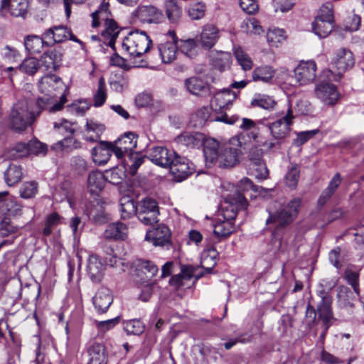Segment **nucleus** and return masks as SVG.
Wrapping results in <instances>:
<instances>
[{
	"instance_id": "13",
	"label": "nucleus",
	"mask_w": 364,
	"mask_h": 364,
	"mask_svg": "<svg viewBox=\"0 0 364 364\" xmlns=\"http://www.w3.org/2000/svg\"><path fill=\"white\" fill-rule=\"evenodd\" d=\"M136 139L134 133L127 132L112 143L114 154L117 158L121 159L125 154L133 151L136 147Z\"/></svg>"
},
{
	"instance_id": "64",
	"label": "nucleus",
	"mask_w": 364,
	"mask_h": 364,
	"mask_svg": "<svg viewBox=\"0 0 364 364\" xmlns=\"http://www.w3.org/2000/svg\"><path fill=\"white\" fill-rule=\"evenodd\" d=\"M294 4V0H273V6L275 11H288L292 8Z\"/></svg>"
},
{
	"instance_id": "29",
	"label": "nucleus",
	"mask_w": 364,
	"mask_h": 364,
	"mask_svg": "<svg viewBox=\"0 0 364 364\" xmlns=\"http://www.w3.org/2000/svg\"><path fill=\"white\" fill-rule=\"evenodd\" d=\"M61 61L60 54L56 51H49L41 57L40 62V69L45 71H55L60 65Z\"/></svg>"
},
{
	"instance_id": "10",
	"label": "nucleus",
	"mask_w": 364,
	"mask_h": 364,
	"mask_svg": "<svg viewBox=\"0 0 364 364\" xmlns=\"http://www.w3.org/2000/svg\"><path fill=\"white\" fill-rule=\"evenodd\" d=\"M331 63L338 70L339 78H341L343 73L353 67L355 64L354 55L351 50L348 48H338L334 53Z\"/></svg>"
},
{
	"instance_id": "28",
	"label": "nucleus",
	"mask_w": 364,
	"mask_h": 364,
	"mask_svg": "<svg viewBox=\"0 0 364 364\" xmlns=\"http://www.w3.org/2000/svg\"><path fill=\"white\" fill-rule=\"evenodd\" d=\"M87 272L94 282H100L104 275L105 266L97 255H90L88 259Z\"/></svg>"
},
{
	"instance_id": "23",
	"label": "nucleus",
	"mask_w": 364,
	"mask_h": 364,
	"mask_svg": "<svg viewBox=\"0 0 364 364\" xmlns=\"http://www.w3.org/2000/svg\"><path fill=\"white\" fill-rule=\"evenodd\" d=\"M176 143L181 146L186 148H196L204 143L203 135L198 132H183L175 139Z\"/></svg>"
},
{
	"instance_id": "58",
	"label": "nucleus",
	"mask_w": 364,
	"mask_h": 364,
	"mask_svg": "<svg viewBox=\"0 0 364 364\" xmlns=\"http://www.w3.org/2000/svg\"><path fill=\"white\" fill-rule=\"evenodd\" d=\"M250 166L257 178L263 180L268 177L269 171L264 161Z\"/></svg>"
},
{
	"instance_id": "16",
	"label": "nucleus",
	"mask_w": 364,
	"mask_h": 364,
	"mask_svg": "<svg viewBox=\"0 0 364 364\" xmlns=\"http://www.w3.org/2000/svg\"><path fill=\"white\" fill-rule=\"evenodd\" d=\"M315 93L321 101L328 105H334L338 98L336 87L328 82L317 85L315 87Z\"/></svg>"
},
{
	"instance_id": "38",
	"label": "nucleus",
	"mask_w": 364,
	"mask_h": 364,
	"mask_svg": "<svg viewBox=\"0 0 364 364\" xmlns=\"http://www.w3.org/2000/svg\"><path fill=\"white\" fill-rule=\"evenodd\" d=\"M274 73V70L271 66H260L256 68L252 72V79L254 81L269 82L273 78Z\"/></svg>"
},
{
	"instance_id": "57",
	"label": "nucleus",
	"mask_w": 364,
	"mask_h": 364,
	"mask_svg": "<svg viewBox=\"0 0 364 364\" xmlns=\"http://www.w3.org/2000/svg\"><path fill=\"white\" fill-rule=\"evenodd\" d=\"M316 18H320V20H328V21L333 22L332 4L330 3L323 4L320 8L318 16Z\"/></svg>"
},
{
	"instance_id": "35",
	"label": "nucleus",
	"mask_w": 364,
	"mask_h": 364,
	"mask_svg": "<svg viewBox=\"0 0 364 364\" xmlns=\"http://www.w3.org/2000/svg\"><path fill=\"white\" fill-rule=\"evenodd\" d=\"M119 206L122 219H128L134 214H137L138 205H136L134 200L129 196H124L120 199Z\"/></svg>"
},
{
	"instance_id": "49",
	"label": "nucleus",
	"mask_w": 364,
	"mask_h": 364,
	"mask_svg": "<svg viewBox=\"0 0 364 364\" xmlns=\"http://www.w3.org/2000/svg\"><path fill=\"white\" fill-rule=\"evenodd\" d=\"M234 54L237 63L244 70L252 69L253 65L252 60L241 48H235Z\"/></svg>"
},
{
	"instance_id": "20",
	"label": "nucleus",
	"mask_w": 364,
	"mask_h": 364,
	"mask_svg": "<svg viewBox=\"0 0 364 364\" xmlns=\"http://www.w3.org/2000/svg\"><path fill=\"white\" fill-rule=\"evenodd\" d=\"M220 38V30L214 24H206L203 27L200 42L201 46L207 50L212 48Z\"/></svg>"
},
{
	"instance_id": "63",
	"label": "nucleus",
	"mask_w": 364,
	"mask_h": 364,
	"mask_svg": "<svg viewBox=\"0 0 364 364\" xmlns=\"http://www.w3.org/2000/svg\"><path fill=\"white\" fill-rule=\"evenodd\" d=\"M140 267L145 270V273L148 274L147 277H154L159 272L158 267L149 260H142Z\"/></svg>"
},
{
	"instance_id": "40",
	"label": "nucleus",
	"mask_w": 364,
	"mask_h": 364,
	"mask_svg": "<svg viewBox=\"0 0 364 364\" xmlns=\"http://www.w3.org/2000/svg\"><path fill=\"white\" fill-rule=\"evenodd\" d=\"M46 44V40L37 36H28L24 41V47L31 54L38 53Z\"/></svg>"
},
{
	"instance_id": "52",
	"label": "nucleus",
	"mask_w": 364,
	"mask_h": 364,
	"mask_svg": "<svg viewBox=\"0 0 364 364\" xmlns=\"http://www.w3.org/2000/svg\"><path fill=\"white\" fill-rule=\"evenodd\" d=\"M124 329L127 334L139 335L143 333L144 326L139 319H132L124 323Z\"/></svg>"
},
{
	"instance_id": "12",
	"label": "nucleus",
	"mask_w": 364,
	"mask_h": 364,
	"mask_svg": "<svg viewBox=\"0 0 364 364\" xmlns=\"http://www.w3.org/2000/svg\"><path fill=\"white\" fill-rule=\"evenodd\" d=\"M176 153L164 146H154L148 151V158L161 167H170Z\"/></svg>"
},
{
	"instance_id": "62",
	"label": "nucleus",
	"mask_w": 364,
	"mask_h": 364,
	"mask_svg": "<svg viewBox=\"0 0 364 364\" xmlns=\"http://www.w3.org/2000/svg\"><path fill=\"white\" fill-rule=\"evenodd\" d=\"M16 228L13 225L8 218H4L0 223V235L2 237L9 236L10 234L14 233Z\"/></svg>"
},
{
	"instance_id": "4",
	"label": "nucleus",
	"mask_w": 364,
	"mask_h": 364,
	"mask_svg": "<svg viewBox=\"0 0 364 364\" xmlns=\"http://www.w3.org/2000/svg\"><path fill=\"white\" fill-rule=\"evenodd\" d=\"M336 283L334 282H328L327 280H322L320 283L321 289L317 291V311L318 320L323 322L324 330L321 334V337L323 338L331 325V321L334 319L332 311V297L328 291L324 289L323 287H329V288L334 287Z\"/></svg>"
},
{
	"instance_id": "48",
	"label": "nucleus",
	"mask_w": 364,
	"mask_h": 364,
	"mask_svg": "<svg viewBox=\"0 0 364 364\" xmlns=\"http://www.w3.org/2000/svg\"><path fill=\"white\" fill-rule=\"evenodd\" d=\"M109 3L108 1H103L101 4L100 8L92 14V26L94 28L97 27L100 21L108 18L109 16V12H108Z\"/></svg>"
},
{
	"instance_id": "1",
	"label": "nucleus",
	"mask_w": 364,
	"mask_h": 364,
	"mask_svg": "<svg viewBox=\"0 0 364 364\" xmlns=\"http://www.w3.org/2000/svg\"><path fill=\"white\" fill-rule=\"evenodd\" d=\"M242 142L239 137L232 138L228 143L220 145L213 139H208L204 142L203 153L207 163L218 164L219 167L231 168L239 162Z\"/></svg>"
},
{
	"instance_id": "34",
	"label": "nucleus",
	"mask_w": 364,
	"mask_h": 364,
	"mask_svg": "<svg viewBox=\"0 0 364 364\" xmlns=\"http://www.w3.org/2000/svg\"><path fill=\"white\" fill-rule=\"evenodd\" d=\"M103 21H105V30L102 32V35L105 38L109 40V45L113 47L119 33V26L113 19L108 18Z\"/></svg>"
},
{
	"instance_id": "19",
	"label": "nucleus",
	"mask_w": 364,
	"mask_h": 364,
	"mask_svg": "<svg viewBox=\"0 0 364 364\" xmlns=\"http://www.w3.org/2000/svg\"><path fill=\"white\" fill-rule=\"evenodd\" d=\"M93 161L102 166L107 163L112 154H114L112 143L101 141L100 144L92 149L91 151Z\"/></svg>"
},
{
	"instance_id": "22",
	"label": "nucleus",
	"mask_w": 364,
	"mask_h": 364,
	"mask_svg": "<svg viewBox=\"0 0 364 364\" xmlns=\"http://www.w3.org/2000/svg\"><path fill=\"white\" fill-rule=\"evenodd\" d=\"M168 34L172 38V41L161 43L159 46V53L164 63H169L174 60L178 50L175 32L170 31Z\"/></svg>"
},
{
	"instance_id": "39",
	"label": "nucleus",
	"mask_w": 364,
	"mask_h": 364,
	"mask_svg": "<svg viewBox=\"0 0 364 364\" xmlns=\"http://www.w3.org/2000/svg\"><path fill=\"white\" fill-rule=\"evenodd\" d=\"M11 129L21 132L23 129V106L21 104H16L10 114Z\"/></svg>"
},
{
	"instance_id": "33",
	"label": "nucleus",
	"mask_w": 364,
	"mask_h": 364,
	"mask_svg": "<svg viewBox=\"0 0 364 364\" xmlns=\"http://www.w3.org/2000/svg\"><path fill=\"white\" fill-rule=\"evenodd\" d=\"M127 226L120 222L107 225L105 230V237L108 239L124 240L127 235Z\"/></svg>"
},
{
	"instance_id": "27",
	"label": "nucleus",
	"mask_w": 364,
	"mask_h": 364,
	"mask_svg": "<svg viewBox=\"0 0 364 364\" xmlns=\"http://www.w3.org/2000/svg\"><path fill=\"white\" fill-rule=\"evenodd\" d=\"M164 9L170 23H177L179 22L183 14V9L178 0H164Z\"/></svg>"
},
{
	"instance_id": "54",
	"label": "nucleus",
	"mask_w": 364,
	"mask_h": 364,
	"mask_svg": "<svg viewBox=\"0 0 364 364\" xmlns=\"http://www.w3.org/2000/svg\"><path fill=\"white\" fill-rule=\"evenodd\" d=\"M109 85L112 91L121 93L128 87V79L124 75L116 76L110 79Z\"/></svg>"
},
{
	"instance_id": "26",
	"label": "nucleus",
	"mask_w": 364,
	"mask_h": 364,
	"mask_svg": "<svg viewBox=\"0 0 364 364\" xmlns=\"http://www.w3.org/2000/svg\"><path fill=\"white\" fill-rule=\"evenodd\" d=\"M237 93L232 91L230 89H224L223 90L217 92L213 100H211L212 107H215V109L228 108L229 105H232V102L236 99Z\"/></svg>"
},
{
	"instance_id": "59",
	"label": "nucleus",
	"mask_w": 364,
	"mask_h": 364,
	"mask_svg": "<svg viewBox=\"0 0 364 364\" xmlns=\"http://www.w3.org/2000/svg\"><path fill=\"white\" fill-rule=\"evenodd\" d=\"M40 69V62L33 57L24 59V72L28 75H33Z\"/></svg>"
},
{
	"instance_id": "30",
	"label": "nucleus",
	"mask_w": 364,
	"mask_h": 364,
	"mask_svg": "<svg viewBox=\"0 0 364 364\" xmlns=\"http://www.w3.org/2000/svg\"><path fill=\"white\" fill-rule=\"evenodd\" d=\"M106 180L104 174L99 171H92L87 178V188L92 194H98L105 187Z\"/></svg>"
},
{
	"instance_id": "41",
	"label": "nucleus",
	"mask_w": 364,
	"mask_h": 364,
	"mask_svg": "<svg viewBox=\"0 0 364 364\" xmlns=\"http://www.w3.org/2000/svg\"><path fill=\"white\" fill-rule=\"evenodd\" d=\"M235 230L233 223L225 220H220L214 225V235L218 237L230 236Z\"/></svg>"
},
{
	"instance_id": "14",
	"label": "nucleus",
	"mask_w": 364,
	"mask_h": 364,
	"mask_svg": "<svg viewBox=\"0 0 364 364\" xmlns=\"http://www.w3.org/2000/svg\"><path fill=\"white\" fill-rule=\"evenodd\" d=\"M135 16L143 23H158L163 18L161 11L153 5L139 6Z\"/></svg>"
},
{
	"instance_id": "32",
	"label": "nucleus",
	"mask_w": 364,
	"mask_h": 364,
	"mask_svg": "<svg viewBox=\"0 0 364 364\" xmlns=\"http://www.w3.org/2000/svg\"><path fill=\"white\" fill-rule=\"evenodd\" d=\"M359 291L355 292L353 289L345 286H341L338 289V301L340 305L345 307L353 306V301L356 299V296H358Z\"/></svg>"
},
{
	"instance_id": "42",
	"label": "nucleus",
	"mask_w": 364,
	"mask_h": 364,
	"mask_svg": "<svg viewBox=\"0 0 364 364\" xmlns=\"http://www.w3.org/2000/svg\"><path fill=\"white\" fill-rule=\"evenodd\" d=\"M284 31L279 28L269 29L267 33V41L271 47H279L286 39Z\"/></svg>"
},
{
	"instance_id": "6",
	"label": "nucleus",
	"mask_w": 364,
	"mask_h": 364,
	"mask_svg": "<svg viewBox=\"0 0 364 364\" xmlns=\"http://www.w3.org/2000/svg\"><path fill=\"white\" fill-rule=\"evenodd\" d=\"M159 215V206L155 200L146 198L138 203L136 216L139 220L144 225H152L158 223Z\"/></svg>"
},
{
	"instance_id": "8",
	"label": "nucleus",
	"mask_w": 364,
	"mask_h": 364,
	"mask_svg": "<svg viewBox=\"0 0 364 364\" xmlns=\"http://www.w3.org/2000/svg\"><path fill=\"white\" fill-rule=\"evenodd\" d=\"M169 168L177 181H182L186 179L195 171L194 164L187 158L181 157L177 154Z\"/></svg>"
},
{
	"instance_id": "36",
	"label": "nucleus",
	"mask_w": 364,
	"mask_h": 364,
	"mask_svg": "<svg viewBox=\"0 0 364 364\" xmlns=\"http://www.w3.org/2000/svg\"><path fill=\"white\" fill-rule=\"evenodd\" d=\"M333 28V22L328 20H320L315 18L312 24L314 33L319 38H325L331 33Z\"/></svg>"
},
{
	"instance_id": "55",
	"label": "nucleus",
	"mask_w": 364,
	"mask_h": 364,
	"mask_svg": "<svg viewBox=\"0 0 364 364\" xmlns=\"http://www.w3.org/2000/svg\"><path fill=\"white\" fill-rule=\"evenodd\" d=\"M318 132V129L301 132L296 134V138L294 141V144L300 146L314 136Z\"/></svg>"
},
{
	"instance_id": "60",
	"label": "nucleus",
	"mask_w": 364,
	"mask_h": 364,
	"mask_svg": "<svg viewBox=\"0 0 364 364\" xmlns=\"http://www.w3.org/2000/svg\"><path fill=\"white\" fill-rule=\"evenodd\" d=\"M38 184L36 181H31L24 183V199L32 198L38 193Z\"/></svg>"
},
{
	"instance_id": "15",
	"label": "nucleus",
	"mask_w": 364,
	"mask_h": 364,
	"mask_svg": "<svg viewBox=\"0 0 364 364\" xmlns=\"http://www.w3.org/2000/svg\"><path fill=\"white\" fill-rule=\"evenodd\" d=\"M171 231L164 225H158L156 228L146 232V240L151 241L155 246H164L170 242Z\"/></svg>"
},
{
	"instance_id": "50",
	"label": "nucleus",
	"mask_w": 364,
	"mask_h": 364,
	"mask_svg": "<svg viewBox=\"0 0 364 364\" xmlns=\"http://www.w3.org/2000/svg\"><path fill=\"white\" fill-rule=\"evenodd\" d=\"M23 0H2V9L9 8L12 16L18 17L23 15Z\"/></svg>"
},
{
	"instance_id": "2",
	"label": "nucleus",
	"mask_w": 364,
	"mask_h": 364,
	"mask_svg": "<svg viewBox=\"0 0 364 364\" xmlns=\"http://www.w3.org/2000/svg\"><path fill=\"white\" fill-rule=\"evenodd\" d=\"M39 90L42 93L45 94L44 97H39L36 101L37 109L30 112V117L28 121H24V128L26 126H31L36 118L39 115L42 109H49L50 112L60 110L63 105L66 102V95L63 94L60 97V102L55 103L50 107V101L54 97H56V92L65 91V86L61 79L54 75H48L43 77L39 82Z\"/></svg>"
},
{
	"instance_id": "56",
	"label": "nucleus",
	"mask_w": 364,
	"mask_h": 364,
	"mask_svg": "<svg viewBox=\"0 0 364 364\" xmlns=\"http://www.w3.org/2000/svg\"><path fill=\"white\" fill-rule=\"evenodd\" d=\"M250 190L257 191V189L252 184V181L247 178H244L240 181L238 183V189L232 195L236 196L237 193H240L245 198V194Z\"/></svg>"
},
{
	"instance_id": "11",
	"label": "nucleus",
	"mask_w": 364,
	"mask_h": 364,
	"mask_svg": "<svg viewBox=\"0 0 364 364\" xmlns=\"http://www.w3.org/2000/svg\"><path fill=\"white\" fill-rule=\"evenodd\" d=\"M316 65L314 61L301 62L294 69L296 82L300 85L313 82L316 78Z\"/></svg>"
},
{
	"instance_id": "18",
	"label": "nucleus",
	"mask_w": 364,
	"mask_h": 364,
	"mask_svg": "<svg viewBox=\"0 0 364 364\" xmlns=\"http://www.w3.org/2000/svg\"><path fill=\"white\" fill-rule=\"evenodd\" d=\"M106 253L105 259L110 267L122 272L125 271V269L129 267V264L124 257L125 253L122 254V250L119 247H117L115 249L108 247Z\"/></svg>"
},
{
	"instance_id": "3",
	"label": "nucleus",
	"mask_w": 364,
	"mask_h": 364,
	"mask_svg": "<svg viewBox=\"0 0 364 364\" xmlns=\"http://www.w3.org/2000/svg\"><path fill=\"white\" fill-rule=\"evenodd\" d=\"M301 205V199L294 198L276 211H269L266 225L272 226L275 233L287 228L297 218Z\"/></svg>"
},
{
	"instance_id": "61",
	"label": "nucleus",
	"mask_w": 364,
	"mask_h": 364,
	"mask_svg": "<svg viewBox=\"0 0 364 364\" xmlns=\"http://www.w3.org/2000/svg\"><path fill=\"white\" fill-rule=\"evenodd\" d=\"M240 6L248 14H255L259 8L257 0H240Z\"/></svg>"
},
{
	"instance_id": "51",
	"label": "nucleus",
	"mask_w": 364,
	"mask_h": 364,
	"mask_svg": "<svg viewBox=\"0 0 364 364\" xmlns=\"http://www.w3.org/2000/svg\"><path fill=\"white\" fill-rule=\"evenodd\" d=\"M206 6L202 1L192 4L188 9V16L193 20H199L205 16Z\"/></svg>"
},
{
	"instance_id": "9",
	"label": "nucleus",
	"mask_w": 364,
	"mask_h": 364,
	"mask_svg": "<svg viewBox=\"0 0 364 364\" xmlns=\"http://www.w3.org/2000/svg\"><path fill=\"white\" fill-rule=\"evenodd\" d=\"M294 118L292 110L289 107L287 112L282 118L268 124L267 127L272 136L277 140L285 138L289 132L290 126Z\"/></svg>"
},
{
	"instance_id": "31",
	"label": "nucleus",
	"mask_w": 364,
	"mask_h": 364,
	"mask_svg": "<svg viewBox=\"0 0 364 364\" xmlns=\"http://www.w3.org/2000/svg\"><path fill=\"white\" fill-rule=\"evenodd\" d=\"M87 353L89 361L87 364H105L106 353L105 346L101 343H94L91 345Z\"/></svg>"
},
{
	"instance_id": "46",
	"label": "nucleus",
	"mask_w": 364,
	"mask_h": 364,
	"mask_svg": "<svg viewBox=\"0 0 364 364\" xmlns=\"http://www.w3.org/2000/svg\"><path fill=\"white\" fill-rule=\"evenodd\" d=\"M178 49L188 58H193L197 53V45L194 39L181 40Z\"/></svg>"
},
{
	"instance_id": "17",
	"label": "nucleus",
	"mask_w": 364,
	"mask_h": 364,
	"mask_svg": "<svg viewBox=\"0 0 364 364\" xmlns=\"http://www.w3.org/2000/svg\"><path fill=\"white\" fill-rule=\"evenodd\" d=\"M241 121L242 122L240 124V128L249 132L247 134L248 136L252 139L255 143L267 146L268 149H272L275 146V143L274 142L268 143L267 141H262L260 140L259 130L257 124H262V120H259L256 122L251 119L242 118Z\"/></svg>"
},
{
	"instance_id": "25",
	"label": "nucleus",
	"mask_w": 364,
	"mask_h": 364,
	"mask_svg": "<svg viewBox=\"0 0 364 364\" xmlns=\"http://www.w3.org/2000/svg\"><path fill=\"white\" fill-rule=\"evenodd\" d=\"M185 86L188 92L197 96H205L210 93L208 84L200 78L191 77L186 80Z\"/></svg>"
},
{
	"instance_id": "7",
	"label": "nucleus",
	"mask_w": 364,
	"mask_h": 364,
	"mask_svg": "<svg viewBox=\"0 0 364 364\" xmlns=\"http://www.w3.org/2000/svg\"><path fill=\"white\" fill-rule=\"evenodd\" d=\"M228 204L223 208V218L226 221H231L236 218L238 210H245L247 209L248 203L240 193L235 195H228L225 199Z\"/></svg>"
},
{
	"instance_id": "47",
	"label": "nucleus",
	"mask_w": 364,
	"mask_h": 364,
	"mask_svg": "<svg viewBox=\"0 0 364 364\" xmlns=\"http://www.w3.org/2000/svg\"><path fill=\"white\" fill-rule=\"evenodd\" d=\"M300 175V168L297 164H291L285 175L286 185L290 188H295L297 186Z\"/></svg>"
},
{
	"instance_id": "43",
	"label": "nucleus",
	"mask_w": 364,
	"mask_h": 364,
	"mask_svg": "<svg viewBox=\"0 0 364 364\" xmlns=\"http://www.w3.org/2000/svg\"><path fill=\"white\" fill-rule=\"evenodd\" d=\"M210 117V110L208 107L200 108L191 117V123L194 127H203Z\"/></svg>"
},
{
	"instance_id": "45",
	"label": "nucleus",
	"mask_w": 364,
	"mask_h": 364,
	"mask_svg": "<svg viewBox=\"0 0 364 364\" xmlns=\"http://www.w3.org/2000/svg\"><path fill=\"white\" fill-rule=\"evenodd\" d=\"M251 105L264 109H271L276 105V102L270 96L258 94L256 95L251 102Z\"/></svg>"
},
{
	"instance_id": "53",
	"label": "nucleus",
	"mask_w": 364,
	"mask_h": 364,
	"mask_svg": "<svg viewBox=\"0 0 364 364\" xmlns=\"http://www.w3.org/2000/svg\"><path fill=\"white\" fill-rule=\"evenodd\" d=\"M46 153V148L39 141L31 140L28 144H24V156L26 155H38Z\"/></svg>"
},
{
	"instance_id": "21",
	"label": "nucleus",
	"mask_w": 364,
	"mask_h": 364,
	"mask_svg": "<svg viewBox=\"0 0 364 364\" xmlns=\"http://www.w3.org/2000/svg\"><path fill=\"white\" fill-rule=\"evenodd\" d=\"M70 30L64 26H57L48 28L43 33L46 45L52 46L62 43L68 38Z\"/></svg>"
},
{
	"instance_id": "44",
	"label": "nucleus",
	"mask_w": 364,
	"mask_h": 364,
	"mask_svg": "<svg viewBox=\"0 0 364 364\" xmlns=\"http://www.w3.org/2000/svg\"><path fill=\"white\" fill-rule=\"evenodd\" d=\"M107 99V88L105 80L101 77L98 80L97 89L94 94V106L96 107H101L105 102Z\"/></svg>"
},
{
	"instance_id": "5",
	"label": "nucleus",
	"mask_w": 364,
	"mask_h": 364,
	"mask_svg": "<svg viewBox=\"0 0 364 364\" xmlns=\"http://www.w3.org/2000/svg\"><path fill=\"white\" fill-rule=\"evenodd\" d=\"M152 42L145 31H131L122 43V49L130 57L136 58L146 53Z\"/></svg>"
},
{
	"instance_id": "24",
	"label": "nucleus",
	"mask_w": 364,
	"mask_h": 364,
	"mask_svg": "<svg viewBox=\"0 0 364 364\" xmlns=\"http://www.w3.org/2000/svg\"><path fill=\"white\" fill-rule=\"evenodd\" d=\"M93 304L100 313L106 312L113 301V297L109 289H100L93 297Z\"/></svg>"
},
{
	"instance_id": "37",
	"label": "nucleus",
	"mask_w": 364,
	"mask_h": 364,
	"mask_svg": "<svg viewBox=\"0 0 364 364\" xmlns=\"http://www.w3.org/2000/svg\"><path fill=\"white\" fill-rule=\"evenodd\" d=\"M22 175L23 173L21 166L11 164L4 172L5 181L8 186H14L21 181Z\"/></svg>"
}]
</instances>
